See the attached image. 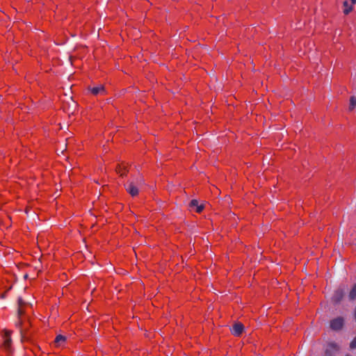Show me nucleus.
Returning <instances> with one entry per match:
<instances>
[{
	"label": "nucleus",
	"mask_w": 356,
	"mask_h": 356,
	"mask_svg": "<svg viewBox=\"0 0 356 356\" xmlns=\"http://www.w3.org/2000/svg\"><path fill=\"white\" fill-rule=\"evenodd\" d=\"M198 205V201L197 200H192L189 204V207L191 209L196 208Z\"/></svg>",
	"instance_id": "nucleus-12"
},
{
	"label": "nucleus",
	"mask_w": 356,
	"mask_h": 356,
	"mask_svg": "<svg viewBox=\"0 0 356 356\" xmlns=\"http://www.w3.org/2000/svg\"><path fill=\"white\" fill-rule=\"evenodd\" d=\"M349 298L350 300H354L356 298V284L353 286L351 291H350Z\"/></svg>",
	"instance_id": "nucleus-10"
},
{
	"label": "nucleus",
	"mask_w": 356,
	"mask_h": 356,
	"mask_svg": "<svg viewBox=\"0 0 356 356\" xmlns=\"http://www.w3.org/2000/svg\"><path fill=\"white\" fill-rule=\"evenodd\" d=\"M66 341V337L61 335V334H59L58 336H56L55 340H54V342L55 343H56L58 346L60 345L61 343H63Z\"/></svg>",
	"instance_id": "nucleus-8"
},
{
	"label": "nucleus",
	"mask_w": 356,
	"mask_h": 356,
	"mask_svg": "<svg viewBox=\"0 0 356 356\" xmlns=\"http://www.w3.org/2000/svg\"><path fill=\"white\" fill-rule=\"evenodd\" d=\"M12 341L10 338V333L8 331H6L3 335V343L2 348L8 352L11 351Z\"/></svg>",
	"instance_id": "nucleus-1"
},
{
	"label": "nucleus",
	"mask_w": 356,
	"mask_h": 356,
	"mask_svg": "<svg viewBox=\"0 0 356 356\" xmlns=\"http://www.w3.org/2000/svg\"><path fill=\"white\" fill-rule=\"evenodd\" d=\"M343 296V291L341 289H338L335 291V293L332 298L333 301L336 303L341 301Z\"/></svg>",
	"instance_id": "nucleus-7"
},
{
	"label": "nucleus",
	"mask_w": 356,
	"mask_h": 356,
	"mask_svg": "<svg viewBox=\"0 0 356 356\" xmlns=\"http://www.w3.org/2000/svg\"><path fill=\"white\" fill-rule=\"evenodd\" d=\"M204 209V206L202 204L197 205V207L195 209V212L200 213Z\"/></svg>",
	"instance_id": "nucleus-13"
},
{
	"label": "nucleus",
	"mask_w": 356,
	"mask_h": 356,
	"mask_svg": "<svg viewBox=\"0 0 356 356\" xmlns=\"http://www.w3.org/2000/svg\"><path fill=\"white\" fill-rule=\"evenodd\" d=\"M356 106V97H351L350 99L349 110L353 111Z\"/></svg>",
	"instance_id": "nucleus-9"
},
{
	"label": "nucleus",
	"mask_w": 356,
	"mask_h": 356,
	"mask_svg": "<svg viewBox=\"0 0 356 356\" xmlns=\"http://www.w3.org/2000/svg\"><path fill=\"white\" fill-rule=\"evenodd\" d=\"M328 347H329L330 348H331L332 350H335V351H337V350H339V348H338V346H337V344L333 343H330V344L328 345Z\"/></svg>",
	"instance_id": "nucleus-14"
},
{
	"label": "nucleus",
	"mask_w": 356,
	"mask_h": 356,
	"mask_svg": "<svg viewBox=\"0 0 356 356\" xmlns=\"http://www.w3.org/2000/svg\"><path fill=\"white\" fill-rule=\"evenodd\" d=\"M244 331V325L241 323H236L231 329V333L235 337H240Z\"/></svg>",
	"instance_id": "nucleus-2"
},
{
	"label": "nucleus",
	"mask_w": 356,
	"mask_h": 356,
	"mask_svg": "<svg viewBox=\"0 0 356 356\" xmlns=\"http://www.w3.org/2000/svg\"><path fill=\"white\" fill-rule=\"evenodd\" d=\"M126 190L131 196H136L138 194V187L132 181L126 184Z\"/></svg>",
	"instance_id": "nucleus-5"
},
{
	"label": "nucleus",
	"mask_w": 356,
	"mask_h": 356,
	"mask_svg": "<svg viewBox=\"0 0 356 356\" xmlns=\"http://www.w3.org/2000/svg\"><path fill=\"white\" fill-rule=\"evenodd\" d=\"M89 90L94 95H106L105 88L102 85H99L95 87L90 88Z\"/></svg>",
	"instance_id": "nucleus-6"
},
{
	"label": "nucleus",
	"mask_w": 356,
	"mask_h": 356,
	"mask_svg": "<svg viewBox=\"0 0 356 356\" xmlns=\"http://www.w3.org/2000/svg\"><path fill=\"white\" fill-rule=\"evenodd\" d=\"M325 355H326V356H331V355L329 354V350H328V349H327V350H326V351H325Z\"/></svg>",
	"instance_id": "nucleus-16"
},
{
	"label": "nucleus",
	"mask_w": 356,
	"mask_h": 356,
	"mask_svg": "<svg viewBox=\"0 0 356 356\" xmlns=\"http://www.w3.org/2000/svg\"><path fill=\"white\" fill-rule=\"evenodd\" d=\"M343 318L341 317H337L330 321V327L333 330H339L343 327Z\"/></svg>",
	"instance_id": "nucleus-3"
},
{
	"label": "nucleus",
	"mask_w": 356,
	"mask_h": 356,
	"mask_svg": "<svg viewBox=\"0 0 356 356\" xmlns=\"http://www.w3.org/2000/svg\"><path fill=\"white\" fill-rule=\"evenodd\" d=\"M355 4L356 0L345 1L343 3V13L345 15L349 14L353 10V8Z\"/></svg>",
	"instance_id": "nucleus-4"
},
{
	"label": "nucleus",
	"mask_w": 356,
	"mask_h": 356,
	"mask_svg": "<svg viewBox=\"0 0 356 356\" xmlns=\"http://www.w3.org/2000/svg\"><path fill=\"white\" fill-rule=\"evenodd\" d=\"M354 316H355V318L356 319V307H355V309Z\"/></svg>",
	"instance_id": "nucleus-18"
},
{
	"label": "nucleus",
	"mask_w": 356,
	"mask_h": 356,
	"mask_svg": "<svg viewBox=\"0 0 356 356\" xmlns=\"http://www.w3.org/2000/svg\"><path fill=\"white\" fill-rule=\"evenodd\" d=\"M350 348L351 349L356 348V337L353 339V340L351 341L350 344Z\"/></svg>",
	"instance_id": "nucleus-15"
},
{
	"label": "nucleus",
	"mask_w": 356,
	"mask_h": 356,
	"mask_svg": "<svg viewBox=\"0 0 356 356\" xmlns=\"http://www.w3.org/2000/svg\"><path fill=\"white\" fill-rule=\"evenodd\" d=\"M19 315H21L22 314V310L21 309L18 311Z\"/></svg>",
	"instance_id": "nucleus-17"
},
{
	"label": "nucleus",
	"mask_w": 356,
	"mask_h": 356,
	"mask_svg": "<svg viewBox=\"0 0 356 356\" xmlns=\"http://www.w3.org/2000/svg\"><path fill=\"white\" fill-rule=\"evenodd\" d=\"M346 356H350V355H346Z\"/></svg>",
	"instance_id": "nucleus-19"
},
{
	"label": "nucleus",
	"mask_w": 356,
	"mask_h": 356,
	"mask_svg": "<svg viewBox=\"0 0 356 356\" xmlns=\"http://www.w3.org/2000/svg\"><path fill=\"white\" fill-rule=\"evenodd\" d=\"M117 172L120 175V176H124L127 174V170L125 167H123V168L121 167V165H119V167L117 168Z\"/></svg>",
	"instance_id": "nucleus-11"
}]
</instances>
